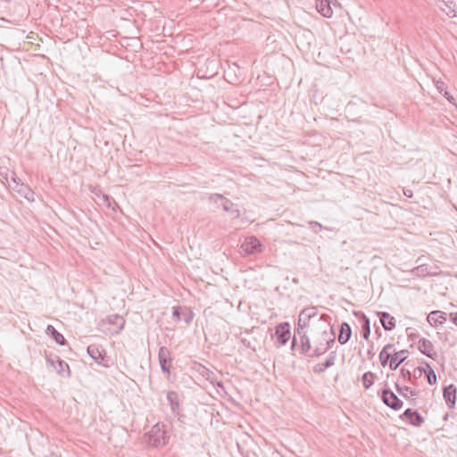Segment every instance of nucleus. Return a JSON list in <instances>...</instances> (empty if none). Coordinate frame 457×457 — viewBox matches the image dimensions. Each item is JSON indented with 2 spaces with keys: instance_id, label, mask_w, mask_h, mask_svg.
<instances>
[{
  "instance_id": "nucleus-1",
  "label": "nucleus",
  "mask_w": 457,
  "mask_h": 457,
  "mask_svg": "<svg viewBox=\"0 0 457 457\" xmlns=\"http://www.w3.org/2000/svg\"><path fill=\"white\" fill-rule=\"evenodd\" d=\"M336 342V334L333 328L330 330H323L318 341H315V346L309 354L310 358H318L327 353Z\"/></svg>"
},
{
  "instance_id": "nucleus-2",
  "label": "nucleus",
  "mask_w": 457,
  "mask_h": 457,
  "mask_svg": "<svg viewBox=\"0 0 457 457\" xmlns=\"http://www.w3.org/2000/svg\"><path fill=\"white\" fill-rule=\"evenodd\" d=\"M165 425L163 423H156L151 430L145 434L144 438L148 445L153 447L163 446L168 443L169 436L164 430Z\"/></svg>"
},
{
  "instance_id": "nucleus-3",
  "label": "nucleus",
  "mask_w": 457,
  "mask_h": 457,
  "mask_svg": "<svg viewBox=\"0 0 457 457\" xmlns=\"http://www.w3.org/2000/svg\"><path fill=\"white\" fill-rule=\"evenodd\" d=\"M125 325V320L119 314H112L102 320L98 323V328L105 333L112 335L119 334Z\"/></svg>"
},
{
  "instance_id": "nucleus-4",
  "label": "nucleus",
  "mask_w": 457,
  "mask_h": 457,
  "mask_svg": "<svg viewBox=\"0 0 457 457\" xmlns=\"http://www.w3.org/2000/svg\"><path fill=\"white\" fill-rule=\"evenodd\" d=\"M88 355L99 365L103 367L110 366V357L107 356L105 350L99 345L92 344L87 346Z\"/></svg>"
},
{
  "instance_id": "nucleus-5",
  "label": "nucleus",
  "mask_w": 457,
  "mask_h": 457,
  "mask_svg": "<svg viewBox=\"0 0 457 457\" xmlns=\"http://www.w3.org/2000/svg\"><path fill=\"white\" fill-rule=\"evenodd\" d=\"M262 251V245L260 240L255 237H245V241L240 245L239 253L243 256H248L251 254L258 253Z\"/></svg>"
},
{
  "instance_id": "nucleus-6",
  "label": "nucleus",
  "mask_w": 457,
  "mask_h": 457,
  "mask_svg": "<svg viewBox=\"0 0 457 457\" xmlns=\"http://www.w3.org/2000/svg\"><path fill=\"white\" fill-rule=\"evenodd\" d=\"M381 400L387 407L398 411L402 409L403 401L389 388H384L381 392Z\"/></svg>"
},
{
  "instance_id": "nucleus-7",
  "label": "nucleus",
  "mask_w": 457,
  "mask_h": 457,
  "mask_svg": "<svg viewBox=\"0 0 457 457\" xmlns=\"http://www.w3.org/2000/svg\"><path fill=\"white\" fill-rule=\"evenodd\" d=\"M275 336L278 346L285 345L291 337L290 324L287 321L281 322L275 327Z\"/></svg>"
},
{
  "instance_id": "nucleus-8",
  "label": "nucleus",
  "mask_w": 457,
  "mask_h": 457,
  "mask_svg": "<svg viewBox=\"0 0 457 457\" xmlns=\"http://www.w3.org/2000/svg\"><path fill=\"white\" fill-rule=\"evenodd\" d=\"M158 361L161 367V370L163 373L170 376V367H171V354L170 351L166 346H161L158 352Z\"/></svg>"
},
{
  "instance_id": "nucleus-9",
  "label": "nucleus",
  "mask_w": 457,
  "mask_h": 457,
  "mask_svg": "<svg viewBox=\"0 0 457 457\" xmlns=\"http://www.w3.org/2000/svg\"><path fill=\"white\" fill-rule=\"evenodd\" d=\"M172 316L177 321L183 320L186 324H190L194 318V312L187 306H175L172 310Z\"/></svg>"
},
{
  "instance_id": "nucleus-10",
  "label": "nucleus",
  "mask_w": 457,
  "mask_h": 457,
  "mask_svg": "<svg viewBox=\"0 0 457 457\" xmlns=\"http://www.w3.org/2000/svg\"><path fill=\"white\" fill-rule=\"evenodd\" d=\"M13 182L15 183L14 190L29 202H34L35 200V193L34 191L27 185L21 182L20 179L17 177L12 178Z\"/></svg>"
},
{
  "instance_id": "nucleus-11",
  "label": "nucleus",
  "mask_w": 457,
  "mask_h": 457,
  "mask_svg": "<svg viewBox=\"0 0 457 457\" xmlns=\"http://www.w3.org/2000/svg\"><path fill=\"white\" fill-rule=\"evenodd\" d=\"M415 373H418L419 377H421L424 374L429 385H435L436 383V375L432 367L427 361H422L421 366L415 369Z\"/></svg>"
},
{
  "instance_id": "nucleus-12",
  "label": "nucleus",
  "mask_w": 457,
  "mask_h": 457,
  "mask_svg": "<svg viewBox=\"0 0 457 457\" xmlns=\"http://www.w3.org/2000/svg\"><path fill=\"white\" fill-rule=\"evenodd\" d=\"M400 418L406 420L411 425L415 427H420L425 421L418 411L411 408L406 409Z\"/></svg>"
},
{
  "instance_id": "nucleus-13",
  "label": "nucleus",
  "mask_w": 457,
  "mask_h": 457,
  "mask_svg": "<svg viewBox=\"0 0 457 457\" xmlns=\"http://www.w3.org/2000/svg\"><path fill=\"white\" fill-rule=\"evenodd\" d=\"M457 388L451 384L443 387V396L449 409H453L456 403Z\"/></svg>"
},
{
  "instance_id": "nucleus-14",
  "label": "nucleus",
  "mask_w": 457,
  "mask_h": 457,
  "mask_svg": "<svg viewBox=\"0 0 457 457\" xmlns=\"http://www.w3.org/2000/svg\"><path fill=\"white\" fill-rule=\"evenodd\" d=\"M169 402L170 411L174 415H179L180 411V397L176 391H168L166 395Z\"/></svg>"
},
{
  "instance_id": "nucleus-15",
  "label": "nucleus",
  "mask_w": 457,
  "mask_h": 457,
  "mask_svg": "<svg viewBox=\"0 0 457 457\" xmlns=\"http://www.w3.org/2000/svg\"><path fill=\"white\" fill-rule=\"evenodd\" d=\"M336 358V352H331L324 362H319L313 366V372L316 374H321L325 372L327 369L330 368L335 364Z\"/></svg>"
},
{
  "instance_id": "nucleus-16",
  "label": "nucleus",
  "mask_w": 457,
  "mask_h": 457,
  "mask_svg": "<svg viewBox=\"0 0 457 457\" xmlns=\"http://www.w3.org/2000/svg\"><path fill=\"white\" fill-rule=\"evenodd\" d=\"M380 323L385 330L391 331L395 328V319L386 312H377Z\"/></svg>"
},
{
  "instance_id": "nucleus-17",
  "label": "nucleus",
  "mask_w": 457,
  "mask_h": 457,
  "mask_svg": "<svg viewBox=\"0 0 457 457\" xmlns=\"http://www.w3.org/2000/svg\"><path fill=\"white\" fill-rule=\"evenodd\" d=\"M418 349L426 356L434 359L436 353L434 350L433 344L427 338H420L418 342Z\"/></svg>"
},
{
  "instance_id": "nucleus-18",
  "label": "nucleus",
  "mask_w": 457,
  "mask_h": 457,
  "mask_svg": "<svg viewBox=\"0 0 457 457\" xmlns=\"http://www.w3.org/2000/svg\"><path fill=\"white\" fill-rule=\"evenodd\" d=\"M299 337L300 347L299 353L301 355L308 356L312 353V345L306 332L296 334Z\"/></svg>"
},
{
  "instance_id": "nucleus-19",
  "label": "nucleus",
  "mask_w": 457,
  "mask_h": 457,
  "mask_svg": "<svg viewBox=\"0 0 457 457\" xmlns=\"http://www.w3.org/2000/svg\"><path fill=\"white\" fill-rule=\"evenodd\" d=\"M408 355L409 351L405 349L394 353L393 358L389 362L390 370H395L408 358Z\"/></svg>"
},
{
  "instance_id": "nucleus-20",
  "label": "nucleus",
  "mask_w": 457,
  "mask_h": 457,
  "mask_svg": "<svg viewBox=\"0 0 457 457\" xmlns=\"http://www.w3.org/2000/svg\"><path fill=\"white\" fill-rule=\"evenodd\" d=\"M447 320V313L441 311L431 312L427 318L428 322L431 326H437L444 324Z\"/></svg>"
},
{
  "instance_id": "nucleus-21",
  "label": "nucleus",
  "mask_w": 457,
  "mask_h": 457,
  "mask_svg": "<svg viewBox=\"0 0 457 457\" xmlns=\"http://www.w3.org/2000/svg\"><path fill=\"white\" fill-rule=\"evenodd\" d=\"M352 337V328L347 322H342L340 325L339 335L337 340L340 345H345Z\"/></svg>"
},
{
  "instance_id": "nucleus-22",
  "label": "nucleus",
  "mask_w": 457,
  "mask_h": 457,
  "mask_svg": "<svg viewBox=\"0 0 457 457\" xmlns=\"http://www.w3.org/2000/svg\"><path fill=\"white\" fill-rule=\"evenodd\" d=\"M316 9L324 17L330 18L333 15L329 0H318Z\"/></svg>"
},
{
  "instance_id": "nucleus-23",
  "label": "nucleus",
  "mask_w": 457,
  "mask_h": 457,
  "mask_svg": "<svg viewBox=\"0 0 457 457\" xmlns=\"http://www.w3.org/2000/svg\"><path fill=\"white\" fill-rule=\"evenodd\" d=\"M46 333L50 336L59 345H65L67 344V341L62 334L57 331L54 326L48 325L46 327Z\"/></svg>"
},
{
  "instance_id": "nucleus-24",
  "label": "nucleus",
  "mask_w": 457,
  "mask_h": 457,
  "mask_svg": "<svg viewBox=\"0 0 457 457\" xmlns=\"http://www.w3.org/2000/svg\"><path fill=\"white\" fill-rule=\"evenodd\" d=\"M56 367H54L55 371L62 377L69 378L71 376V370L68 363L60 357H56Z\"/></svg>"
},
{
  "instance_id": "nucleus-25",
  "label": "nucleus",
  "mask_w": 457,
  "mask_h": 457,
  "mask_svg": "<svg viewBox=\"0 0 457 457\" xmlns=\"http://www.w3.org/2000/svg\"><path fill=\"white\" fill-rule=\"evenodd\" d=\"M395 387L398 394H400L403 397L409 399V395L411 396H418L420 394V391L412 389L410 386H401L397 383H395Z\"/></svg>"
},
{
  "instance_id": "nucleus-26",
  "label": "nucleus",
  "mask_w": 457,
  "mask_h": 457,
  "mask_svg": "<svg viewBox=\"0 0 457 457\" xmlns=\"http://www.w3.org/2000/svg\"><path fill=\"white\" fill-rule=\"evenodd\" d=\"M436 87L451 104H455V98L447 91V86L444 81H436Z\"/></svg>"
},
{
  "instance_id": "nucleus-27",
  "label": "nucleus",
  "mask_w": 457,
  "mask_h": 457,
  "mask_svg": "<svg viewBox=\"0 0 457 457\" xmlns=\"http://www.w3.org/2000/svg\"><path fill=\"white\" fill-rule=\"evenodd\" d=\"M361 322L362 337L364 339L368 340L370 335V319L364 313H361Z\"/></svg>"
},
{
  "instance_id": "nucleus-28",
  "label": "nucleus",
  "mask_w": 457,
  "mask_h": 457,
  "mask_svg": "<svg viewBox=\"0 0 457 457\" xmlns=\"http://www.w3.org/2000/svg\"><path fill=\"white\" fill-rule=\"evenodd\" d=\"M223 210L227 212H231L233 214V219H237L240 216V212L238 209L235 208V204L226 197L224 202L222 203Z\"/></svg>"
},
{
  "instance_id": "nucleus-29",
  "label": "nucleus",
  "mask_w": 457,
  "mask_h": 457,
  "mask_svg": "<svg viewBox=\"0 0 457 457\" xmlns=\"http://www.w3.org/2000/svg\"><path fill=\"white\" fill-rule=\"evenodd\" d=\"M310 320L303 315L301 312L298 316L297 328L295 329L296 334L306 332V328L309 327Z\"/></svg>"
},
{
  "instance_id": "nucleus-30",
  "label": "nucleus",
  "mask_w": 457,
  "mask_h": 457,
  "mask_svg": "<svg viewBox=\"0 0 457 457\" xmlns=\"http://www.w3.org/2000/svg\"><path fill=\"white\" fill-rule=\"evenodd\" d=\"M376 374L371 371L365 372L361 377L362 386L365 389H369L375 381Z\"/></svg>"
},
{
  "instance_id": "nucleus-31",
  "label": "nucleus",
  "mask_w": 457,
  "mask_h": 457,
  "mask_svg": "<svg viewBox=\"0 0 457 457\" xmlns=\"http://www.w3.org/2000/svg\"><path fill=\"white\" fill-rule=\"evenodd\" d=\"M412 273L418 277L432 276L428 265H420L412 270Z\"/></svg>"
},
{
  "instance_id": "nucleus-32",
  "label": "nucleus",
  "mask_w": 457,
  "mask_h": 457,
  "mask_svg": "<svg viewBox=\"0 0 457 457\" xmlns=\"http://www.w3.org/2000/svg\"><path fill=\"white\" fill-rule=\"evenodd\" d=\"M393 354L394 353H392L386 352V350H381L379 353V361L383 367H386L387 364H389L393 358Z\"/></svg>"
},
{
  "instance_id": "nucleus-33",
  "label": "nucleus",
  "mask_w": 457,
  "mask_h": 457,
  "mask_svg": "<svg viewBox=\"0 0 457 457\" xmlns=\"http://www.w3.org/2000/svg\"><path fill=\"white\" fill-rule=\"evenodd\" d=\"M401 376L408 382H410L412 385H415V381L412 380V374L410 371V370L406 369L405 367H403L400 370Z\"/></svg>"
},
{
  "instance_id": "nucleus-34",
  "label": "nucleus",
  "mask_w": 457,
  "mask_h": 457,
  "mask_svg": "<svg viewBox=\"0 0 457 457\" xmlns=\"http://www.w3.org/2000/svg\"><path fill=\"white\" fill-rule=\"evenodd\" d=\"M301 313L303 315H304L305 317H307L309 320H311L312 318L317 316V309L313 306L312 307H307V308H304Z\"/></svg>"
},
{
  "instance_id": "nucleus-35",
  "label": "nucleus",
  "mask_w": 457,
  "mask_h": 457,
  "mask_svg": "<svg viewBox=\"0 0 457 457\" xmlns=\"http://www.w3.org/2000/svg\"><path fill=\"white\" fill-rule=\"evenodd\" d=\"M56 357H59L58 355H53L52 353H47V352H45V358L46 361V363L49 367H56Z\"/></svg>"
},
{
  "instance_id": "nucleus-36",
  "label": "nucleus",
  "mask_w": 457,
  "mask_h": 457,
  "mask_svg": "<svg viewBox=\"0 0 457 457\" xmlns=\"http://www.w3.org/2000/svg\"><path fill=\"white\" fill-rule=\"evenodd\" d=\"M224 199H226V197L220 194H211L208 196V200L215 204H217L219 201H221L223 203Z\"/></svg>"
},
{
  "instance_id": "nucleus-37",
  "label": "nucleus",
  "mask_w": 457,
  "mask_h": 457,
  "mask_svg": "<svg viewBox=\"0 0 457 457\" xmlns=\"http://www.w3.org/2000/svg\"><path fill=\"white\" fill-rule=\"evenodd\" d=\"M202 375L206 378V379L211 380L212 376H214L213 372L210 370L204 367V371L202 372Z\"/></svg>"
},
{
  "instance_id": "nucleus-38",
  "label": "nucleus",
  "mask_w": 457,
  "mask_h": 457,
  "mask_svg": "<svg viewBox=\"0 0 457 457\" xmlns=\"http://www.w3.org/2000/svg\"><path fill=\"white\" fill-rule=\"evenodd\" d=\"M310 225L312 226V228H313V231L315 233L318 232L317 229H315L314 228H319V230H321L322 229V225L317 221H310Z\"/></svg>"
},
{
  "instance_id": "nucleus-39",
  "label": "nucleus",
  "mask_w": 457,
  "mask_h": 457,
  "mask_svg": "<svg viewBox=\"0 0 457 457\" xmlns=\"http://www.w3.org/2000/svg\"><path fill=\"white\" fill-rule=\"evenodd\" d=\"M297 342H298V339L296 337V336L295 335L292 338V341H291V350L292 351H295L296 346H297Z\"/></svg>"
},
{
  "instance_id": "nucleus-40",
  "label": "nucleus",
  "mask_w": 457,
  "mask_h": 457,
  "mask_svg": "<svg viewBox=\"0 0 457 457\" xmlns=\"http://www.w3.org/2000/svg\"><path fill=\"white\" fill-rule=\"evenodd\" d=\"M394 347H395V345H394L393 344H390V343H389V344L386 345L383 347V349H382V350H386V352H387V353H391V351H393V350H394Z\"/></svg>"
},
{
  "instance_id": "nucleus-41",
  "label": "nucleus",
  "mask_w": 457,
  "mask_h": 457,
  "mask_svg": "<svg viewBox=\"0 0 457 457\" xmlns=\"http://www.w3.org/2000/svg\"><path fill=\"white\" fill-rule=\"evenodd\" d=\"M367 354H368V358L370 360H371L374 357L375 353L373 351V347H371L370 349L368 350Z\"/></svg>"
},
{
  "instance_id": "nucleus-42",
  "label": "nucleus",
  "mask_w": 457,
  "mask_h": 457,
  "mask_svg": "<svg viewBox=\"0 0 457 457\" xmlns=\"http://www.w3.org/2000/svg\"><path fill=\"white\" fill-rule=\"evenodd\" d=\"M451 320L457 326V313L450 314Z\"/></svg>"
},
{
  "instance_id": "nucleus-43",
  "label": "nucleus",
  "mask_w": 457,
  "mask_h": 457,
  "mask_svg": "<svg viewBox=\"0 0 457 457\" xmlns=\"http://www.w3.org/2000/svg\"><path fill=\"white\" fill-rule=\"evenodd\" d=\"M403 194L406 197L412 196V191L411 189H403Z\"/></svg>"
},
{
  "instance_id": "nucleus-44",
  "label": "nucleus",
  "mask_w": 457,
  "mask_h": 457,
  "mask_svg": "<svg viewBox=\"0 0 457 457\" xmlns=\"http://www.w3.org/2000/svg\"><path fill=\"white\" fill-rule=\"evenodd\" d=\"M241 342H242V344H243L245 346H246V347H250V342H249L247 339L243 338V339H241Z\"/></svg>"
},
{
  "instance_id": "nucleus-45",
  "label": "nucleus",
  "mask_w": 457,
  "mask_h": 457,
  "mask_svg": "<svg viewBox=\"0 0 457 457\" xmlns=\"http://www.w3.org/2000/svg\"><path fill=\"white\" fill-rule=\"evenodd\" d=\"M409 403L412 406H415L417 404L416 399L412 398L409 400Z\"/></svg>"
},
{
  "instance_id": "nucleus-46",
  "label": "nucleus",
  "mask_w": 457,
  "mask_h": 457,
  "mask_svg": "<svg viewBox=\"0 0 457 457\" xmlns=\"http://www.w3.org/2000/svg\"><path fill=\"white\" fill-rule=\"evenodd\" d=\"M408 337L411 339V340H414L415 338L418 337V335L417 334H408Z\"/></svg>"
},
{
  "instance_id": "nucleus-47",
  "label": "nucleus",
  "mask_w": 457,
  "mask_h": 457,
  "mask_svg": "<svg viewBox=\"0 0 457 457\" xmlns=\"http://www.w3.org/2000/svg\"><path fill=\"white\" fill-rule=\"evenodd\" d=\"M418 378H420V377H419V375H418V373H415V371H414V372H413V374H412V380H414V381L416 382V380L418 379Z\"/></svg>"
},
{
  "instance_id": "nucleus-48",
  "label": "nucleus",
  "mask_w": 457,
  "mask_h": 457,
  "mask_svg": "<svg viewBox=\"0 0 457 457\" xmlns=\"http://www.w3.org/2000/svg\"><path fill=\"white\" fill-rule=\"evenodd\" d=\"M104 199H105L106 201H109V200H110V197H109L108 195H104Z\"/></svg>"
},
{
  "instance_id": "nucleus-49",
  "label": "nucleus",
  "mask_w": 457,
  "mask_h": 457,
  "mask_svg": "<svg viewBox=\"0 0 457 457\" xmlns=\"http://www.w3.org/2000/svg\"><path fill=\"white\" fill-rule=\"evenodd\" d=\"M217 386H220V387H222V383L219 382V383H217Z\"/></svg>"
},
{
  "instance_id": "nucleus-50",
  "label": "nucleus",
  "mask_w": 457,
  "mask_h": 457,
  "mask_svg": "<svg viewBox=\"0 0 457 457\" xmlns=\"http://www.w3.org/2000/svg\"><path fill=\"white\" fill-rule=\"evenodd\" d=\"M318 2V0H316V3Z\"/></svg>"
}]
</instances>
